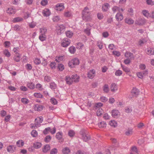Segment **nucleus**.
I'll use <instances>...</instances> for the list:
<instances>
[{"mask_svg": "<svg viewBox=\"0 0 154 154\" xmlns=\"http://www.w3.org/2000/svg\"><path fill=\"white\" fill-rule=\"evenodd\" d=\"M91 12L87 7H85L82 12V18L83 20L86 22L90 21L91 20Z\"/></svg>", "mask_w": 154, "mask_h": 154, "instance_id": "obj_1", "label": "nucleus"}, {"mask_svg": "<svg viewBox=\"0 0 154 154\" xmlns=\"http://www.w3.org/2000/svg\"><path fill=\"white\" fill-rule=\"evenodd\" d=\"M95 75L96 71L94 69L90 70L87 72V77L90 79H92Z\"/></svg>", "mask_w": 154, "mask_h": 154, "instance_id": "obj_2", "label": "nucleus"}, {"mask_svg": "<svg viewBox=\"0 0 154 154\" xmlns=\"http://www.w3.org/2000/svg\"><path fill=\"white\" fill-rule=\"evenodd\" d=\"M57 29L58 31V33L59 34H61L64 32L65 30V26L63 24L58 25L57 26Z\"/></svg>", "mask_w": 154, "mask_h": 154, "instance_id": "obj_3", "label": "nucleus"}, {"mask_svg": "<svg viewBox=\"0 0 154 154\" xmlns=\"http://www.w3.org/2000/svg\"><path fill=\"white\" fill-rule=\"evenodd\" d=\"M148 73V70L147 69L142 72H137V76L140 79H142L144 76L146 75Z\"/></svg>", "mask_w": 154, "mask_h": 154, "instance_id": "obj_4", "label": "nucleus"}, {"mask_svg": "<svg viewBox=\"0 0 154 154\" xmlns=\"http://www.w3.org/2000/svg\"><path fill=\"white\" fill-rule=\"evenodd\" d=\"M70 43V40L67 38H64L63 40L61 45L64 47H66L68 46Z\"/></svg>", "mask_w": 154, "mask_h": 154, "instance_id": "obj_5", "label": "nucleus"}, {"mask_svg": "<svg viewBox=\"0 0 154 154\" xmlns=\"http://www.w3.org/2000/svg\"><path fill=\"white\" fill-rule=\"evenodd\" d=\"M43 121V119L42 116H40L37 117L35 120V126L36 127H37L38 126L39 127L40 123H42Z\"/></svg>", "mask_w": 154, "mask_h": 154, "instance_id": "obj_6", "label": "nucleus"}, {"mask_svg": "<svg viewBox=\"0 0 154 154\" xmlns=\"http://www.w3.org/2000/svg\"><path fill=\"white\" fill-rule=\"evenodd\" d=\"M64 8V4L62 3L57 4L55 7V9L56 10L60 11H63Z\"/></svg>", "mask_w": 154, "mask_h": 154, "instance_id": "obj_7", "label": "nucleus"}, {"mask_svg": "<svg viewBox=\"0 0 154 154\" xmlns=\"http://www.w3.org/2000/svg\"><path fill=\"white\" fill-rule=\"evenodd\" d=\"M146 21L144 19L140 18L136 21L135 23L138 25H141L144 24Z\"/></svg>", "mask_w": 154, "mask_h": 154, "instance_id": "obj_8", "label": "nucleus"}, {"mask_svg": "<svg viewBox=\"0 0 154 154\" xmlns=\"http://www.w3.org/2000/svg\"><path fill=\"white\" fill-rule=\"evenodd\" d=\"M131 93L134 97H136L138 95L139 91L137 88H134L132 90Z\"/></svg>", "mask_w": 154, "mask_h": 154, "instance_id": "obj_9", "label": "nucleus"}, {"mask_svg": "<svg viewBox=\"0 0 154 154\" xmlns=\"http://www.w3.org/2000/svg\"><path fill=\"white\" fill-rule=\"evenodd\" d=\"M65 80L66 84L69 85H71L73 82L72 78L69 76H67L66 77Z\"/></svg>", "mask_w": 154, "mask_h": 154, "instance_id": "obj_10", "label": "nucleus"}, {"mask_svg": "<svg viewBox=\"0 0 154 154\" xmlns=\"http://www.w3.org/2000/svg\"><path fill=\"white\" fill-rule=\"evenodd\" d=\"M110 89L111 91L113 92H114L118 89V87L117 85L115 83H112L110 86Z\"/></svg>", "mask_w": 154, "mask_h": 154, "instance_id": "obj_11", "label": "nucleus"}, {"mask_svg": "<svg viewBox=\"0 0 154 154\" xmlns=\"http://www.w3.org/2000/svg\"><path fill=\"white\" fill-rule=\"evenodd\" d=\"M116 18L117 21H121L123 19V17L122 14L119 12L116 14Z\"/></svg>", "mask_w": 154, "mask_h": 154, "instance_id": "obj_12", "label": "nucleus"}, {"mask_svg": "<svg viewBox=\"0 0 154 154\" xmlns=\"http://www.w3.org/2000/svg\"><path fill=\"white\" fill-rule=\"evenodd\" d=\"M21 57V55L19 53H16L13 59L16 62H19L20 60V58Z\"/></svg>", "mask_w": 154, "mask_h": 154, "instance_id": "obj_13", "label": "nucleus"}, {"mask_svg": "<svg viewBox=\"0 0 154 154\" xmlns=\"http://www.w3.org/2000/svg\"><path fill=\"white\" fill-rule=\"evenodd\" d=\"M43 106L36 104L34 106V109L35 111H40L43 109Z\"/></svg>", "mask_w": 154, "mask_h": 154, "instance_id": "obj_14", "label": "nucleus"}, {"mask_svg": "<svg viewBox=\"0 0 154 154\" xmlns=\"http://www.w3.org/2000/svg\"><path fill=\"white\" fill-rule=\"evenodd\" d=\"M72 78L73 80V82H78L79 81V76L77 74H75L72 76Z\"/></svg>", "mask_w": 154, "mask_h": 154, "instance_id": "obj_15", "label": "nucleus"}, {"mask_svg": "<svg viewBox=\"0 0 154 154\" xmlns=\"http://www.w3.org/2000/svg\"><path fill=\"white\" fill-rule=\"evenodd\" d=\"M15 147L14 145H10L7 147V150L9 152L13 153L15 150Z\"/></svg>", "mask_w": 154, "mask_h": 154, "instance_id": "obj_16", "label": "nucleus"}, {"mask_svg": "<svg viewBox=\"0 0 154 154\" xmlns=\"http://www.w3.org/2000/svg\"><path fill=\"white\" fill-rule=\"evenodd\" d=\"M147 54L149 55H154V48H148L147 49Z\"/></svg>", "mask_w": 154, "mask_h": 154, "instance_id": "obj_17", "label": "nucleus"}, {"mask_svg": "<svg viewBox=\"0 0 154 154\" xmlns=\"http://www.w3.org/2000/svg\"><path fill=\"white\" fill-rule=\"evenodd\" d=\"M109 8V5L107 3L103 4L102 7V10L103 11H106Z\"/></svg>", "mask_w": 154, "mask_h": 154, "instance_id": "obj_18", "label": "nucleus"}, {"mask_svg": "<svg viewBox=\"0 0 154 154\" xmlns=\"http://www.w3.org/2000/svg\"><path fill=\"white\" fill-rule=\"evenodd\" d=\"M43 15L44 16L47 17L50 15V12L48 8L44 9L42 11Z\"/></svg>", "mask_w": 154, "mask_h": 154, "instance_id": "obj_19", "label": "nucleus"}, {"mask_svg": "<svg viewBox=\"0 0 154 154\" xmlns=\"http://www.w3.org/2000/svg\"><path fill=\"white\" fill-rule=\"evenodd\" d=\"M125 55V56L128 59H131L134 58L133 54L130 52H126Z\"/></svg>", "mask_w": 154, "mask_h": 154, "instance_id": "obj_20", "label": "nucleus"}, {"mask_svg": "<svg viewBox=\"0 0 154 154\" xmlns=\"http://www.w3.org/2000/svg\"><path fill=\"white\" fill-rule=\"evenodd\" d=\"M33 147L35 149H38L41 147L42 144L39 142H35L33 144Z\"/></svg>", "mask_w": 154, "mask_h": 154, "instance_id": "obj_21", "label": "nucleus"}, {"mask_svg": "<svg viewBox=\"0 0 154 154\" xmlns=\"http://www.w3.org/2000/svg\"><path fill=\"white\" fill-rule=\"evenodd\" d=\"M146 42V40L144 38L140 39L138 42V45L140 46H142Z\"/></svg>", "mask_w": 154, "mask_h": 154, "instance_id": "obj_22", "label": "nucleus"}, {"mask_svg": "<svg viewBox=\"0 0 154 154\" xmlns=\"http://www.w3.org/2000/svg\"><path fill=\"white\" fill-rule=\"evenodd\" d=\"M50 149V146L48 144L46 145L43 149V152L46 153Z\"/></svg>", "mask_w": 154, "mask_h": 154, "instance_id": "obj_23", "label": "nucleus"}, {"mask_svg": "<svg viewBox=\"0 0 154 154\" xmlns=\"http://www.w3.org/2000/svg\"><path fill=\"white\" fill-rule=\"evenodd\" d=\"M82 139L85 142L87 141L90 139V136L88 135L87 134L85 135L84 136H82Z\"/></svg>", "mask_w": 154, "mask_h": 154, "instance_id": "obj_24", "label": "nucleus"}, {"mask_svg": "<svg viewBox=\"0 0 154 154\" xmlns=\"http://www.w3.org/2000/svg\"><path fill=\"white\" fill-rule=\"evenodd\" d=\"M125 23L129 24H131L134 23V21L131 18H126L125 20Z\"/></svg>", "mask_w": 154, "mask_h": 154, "instance_id": "obj_25", "label": "nucleus"}, {"mask_svg": "<svg viewBox=\"0 0 154 154\" xmlns=\"http://www.w3.org/2000/svg\"><path fill=\"white\" fill-rule=\"evenodd\" d=\"M119 113V111L116 109H114L112 111V115L114 117H115L116 116H117Z\"/></svg>", "mask_w": 154, "mask_h": 154, "instance_id": "obj_26", "label": "nucleus"}, {"mask_svg": "<svg viewBox=\"0 0 154 154\" xmlns=\"http://www.w3.org/2000/svg\"><path fill=\"white\" fill-rule=\"evenodd\" d=\"M27 86L30 89H33L35 88V85L32 82H28Z\"/></svg>", "mask_w": 154, "mask_h": 154, "instance_id": "obj_27", "label": "nucleus"}, {"mask_svg": "<svg viewBox=\"0 0 154 154\" xmlns=\"http://www.w3.org/2000/svg\"><path fill=\"white\" fill-rule=\"evenodd\" d=\"M109 88L108 85L107 84H105L104 85L103 87V91L106 93H108L109 91Z\"/></svg>", "mask_w": 154, "mask_h": 154, "instance_id": "obj_28", "label": "nucleus"}, {"mask_svg": "<svg viewBox=\"0 0 154 154\" xmlns=\"http://www.w3.org/2000/svg\"><path fill=\"white\" fill-rule=\"evenodd\" d=\"M109 125L112 127H115L117 126V123L114 120H111L109 122Z\"/></svg>", "mask_w": 154, "mask_h": 154, "instance_id": "obj_29", "label": "nucleus"}, {"mask_svg": "<svg viewBox=\"0 0 154 154\" xmlns=\"http://www.w3.org/2000/svg\"><path fill=\"white\" fill-rule=\"evenodd\" d=\"M7 13L9 14H13L15 13V9H13L11 8H9L8 9L7 11Z\"/></svg>", "mask_w": 154, "mask_h": 154, "instance_id": "obj_30", "label": "nucleus"}, {"mask_svg": "<svg viewBox=\"0 0 154 154\" xmlns=\"http://www.w3.org/2000/svg\"><path fill=\"white\" fill-rule=\"evenodd\" d=\"M62 152L64 154H68L70 152V150L68 147H66L63 149Z\"/></svg>", "mask_w": 154, "mask_h": 154, "instance_id": "obj_31", "label": "nucleus"}, {"mask_svg": "<svg viewBox=\"0 0 154 154\" xmlns=\"http://www.w3.org/2000/svg\"><path fill=\"white\" fill-rule=\"evenodd\" d=\"M103 112V110L102 108H99L97 112V115L98 116H101Z\"/></svg>", "mask_w": 154, "mask_h": 154, "instance_id": "obj_32", "label": "nucleus"}, {"mask_svg": "<svg viewBox=\"0 0 154 154\" xmlns=\"http://www.w3.org/2000/svg\"><path fill=\"white\" fill-rule=\"evenodd\" d=\"M64 15L66 17H70L72 15V14L70 11H67L64 12Z\"/></svg>", "mask_w": 154, "mask_h": 154, "instance_id": "obj_33", "label": "nucleus"}, {"mask_svg": "<svg viewBox=\"0 0 154 154\" xmlns=\"http://www.w3.org/2000/svg\"><path fill=\"white\" fill-rule=\"evenodd\" d=\"M23 19L22 18L20 17H17L14 18L13 20L14 23L22 21Z\"/></svg>", "mask_w": 154, "mask_h": 154, "instance_id": "obj_34", "label": "nucleus"}, {"mask_svg": "<svg viewBox=\"0 0 154 154\" xmlns=\"http://www.w3.org/2000/svg\"><path fill=\"white\" fill-rule=\"evenodd\" d=\"M69 51L71 54H74L75 51L76 49L75 47L73 46H71L69 48Z\"/></svg>", "mask_w": 154, "mask_h": 154, "instance_id": "obj_35", "label": "nucleus"}, {"mask_svg": "<svg viewBox=\"0 0 154 154\" xmlns=\"http://www.w3.org/2000/svg\"><path fill=\"white\" fill-rule=\"evenodd\" d=\"M97 45L100 49H101L103 48V43L100 41H99L97 42Z\"/></svg>", "mask_w": 154, "mask_h": 154, "instance_id": "obj_36", "label": "nucleus"}, {"mask_svg": "<svg viewBox=\"0 0 154 154\" xmlns=\"http://www.w3.org/2000/svg\"><path fill=\"white\" fill-rule=\"evenodd\" d=\"M62 133L61 132H58L56 134V137L58 140H61L62 138Z\"/></svg>", "mask_w": 154, "mask_h": 154, "instance_id": "obj_37", "label": "nucleus"}, {"mask_svg": "<svg viewBox=\"0 0 154 154\" xmlns=\"http://www.w3.org/2000/svg\"><path fill=\"white\" fill-rule=\"evenodd\" d=\"M66 34L67 37L69 38H71L72 36L73 33L70 31H68L66 32Z\"/></svg>", "mask_w": 154, "mask_h": 154, "instance_id": "obj_38", "label": "nucleus"}, {"mask_svg": "<svg viewBox=\"0 0 154 154\" xmlns=\"http://www.w3.org/2000/svg\"><path fill=\"white\" fill-rule=\"evenodd\" d=\"M98 125L100 128H104L106 127V124L104 122H101L99 123Z\"/></svg>", "mask_w": 154, "mask_h": 154, "instance_id": "obj_39", "label": "nucleus"}, {"mask_svg": "<svg viewBox=\"0 0 154 154\" xmlns=\"http://www.w3.org/2000/svg\"><path fill=\"white\" fill-rule=\"evenodd\" d=\"M17 145L18 147H21L24 145V142L22 140H19L17 142Z\"/></svg>", "mask_w": 154, "mask_h": 154, "instance_id": "obj_40", "label": "nucleus"}, {"mask_svg": "<svg viewBox=\"0 0 154 154\" xmlns=\"http://www.w3.org/2000/svg\"><path fill=\"white\" fill-rule=\"evenodd\" d=\"M46 37L45 35L40 34L39 36V39L42 41H43L46 40Z\"/></svg>", "mask_w": 154, "mask_h": 154, "instance_id": "obj_41", "label": "nucleus"}, {"mask_svg": "<svg viewBox=\"0 0 154 154\" xmlns=\"http://www.w3.org/2000/svg\"><path fill=\"white\" fill-rule=\"evenodd\" d=\"M132 150L133 152H131L130 154H136L138 153V151L136 146L133 147L132 148Z\"/></svg>", "mask_w": 154, "mask_h": 154, "instance_id": "obj_42", "label": "nucleus"}, {"mask_svg": "<svg viewBox=\"0 0 154 154\" xmlns=\"http://www.w3.org/2000/svg\"><path fill=\"white\" fill-rule=\"evenodd\" d=\"M112 10L113 11L114 13L116 12L117 11H118L119 12H120L119 7L117 6H115L112 7Z\"/></svg>", "mask_w": 154, "mask_h": 154, "instance_id": "obj_43", "label": "nucleus"}, {"mask_svg": "<svg viewBox=\"0 0 154 154\" xmlns=\"http://www.w3.org/2000/svg\"><path fill=\"white\" fill-rule=\"evenodd\" d=\"M4 54L5 55L8 57L11 56L10 53L7 49H5L3 51Z\"/></svg>", "mask_w": 154, "mask_h": 154, "instance_id": "obj_44", "label": "nucleus"}, {"mask_svg": "<svg viewBox=\"0 0 154 154\" xmlns=\"http://www.w3.org/2000/svg\"><path fill=\"white\" fill-rule=\"evenodd\" d=\"M40 34L41 35H45V33L47 32V30L46 28H41L40 29Z\"/></svg>", "mask_w": 154, "mask_h": 154, "instance_id": "obj_45", "label": "nucleus"}, {"mask_svg": "<svg viewBox=\"0 0 154 154\" xmlns=\"http://www.w3.org/2000/svg\"><path fill=\"white\" fill-rule=\"evenodd\" d=\"M132 130L131 129H128L125 133V134L127 136H129L132 134Z\"/></svg>", "mask_w": 154, "mask_h": 154, "instance_id": "obj_46", "label": "nucleus"}, {"mask_svg": "<svg viewBox=\"0 0 154 154\" xmlns=\"http://www.w3.org/2000/svg\"><path fill=\"white\" fill-rule=\"evenodd\" d=\"M52 19L54 22H57L60 20V18L59 16H54Z\"/></svg>", "mask_w": 154, "mask_h": 154, "instance_id": "obj_47", "label": "nucleus"}, {"mask_svg": "<svg viewBox=\"0 0 154 154\" xmlns=\"http://www.w3.org/2000/svg\"><path fill=\"white\" fill-rule=\"evenodd\" d=\"M121 66L123 70L125 72H128L130 71V69L127 67H126L125 66H123L122 64H121Z\"/></svg>", "mask_w": 154, "mask_h": 154, "instance_id": "obj_48", "label": "nucleus"}, {"mask_svg": "<svg viewBox=\"0 0 154 154\" xmlns=\"http://www.w3.org/2000/svg\"><path fill=\"white\" fill-rule=\"evenodd\" d=\"M50 88L52 90H54L56 88V85L54 82H51L50 84Z\"/></svg>", "mask_w": 154, "mask_h": 154, "instance_id": "obj_49", "label": "nucleus"}, {"mask_svg": "<svg viewBox=\"0 0 154 154\" xmlns=\"http://www.w3.org/2000/svg\"><path fill=\"white\" fill-rule=\"evenodd\" d=\"M34 95L36 97L38 98H42L43 97L42 95L40 93H35Z\"/></svg>", "mask_w": 154, "mask_h": 154, "instance_id": "obj_50", "label": "nucleus"}, {"mask_svg": "<svg viewBox=\"0 0 154 154\" xmlns=\"http://www.w3.org/2000/svg\"><path fill=\"white\" fill-rule=\"evenodd\" d=\"M72 62H73V64L75 66L79 64V60L78 59L75 58L72 60Z\"/></svg>", "mask_w": 154, "mask_h": 154, "instance_id": "obj_51", "label": "nucleus"}, {"mask_svg": "<svg viewBox=\"0 0 154 154\" xmlns=\"http://www.w3.org/2000/svg\"><path fill=\"white\" fill-rule=\"evenodd\" d=\"M31 134L33 137H35L38 135V133L35 130H33L31 132Z\"/></svg>", "mask_w": 154, "mask_h": 154, "instance_id": "obj_52", "label": "nucleus"}, {"mask_svg": "<svg viewBox=\"0 0 154 154\" xmlns=\"http://www.w3.org/2000/svg\"><path fill=\"white\" fill-rule=\"evenodd\" d=\"M14 30L16 31H20L21 29V27L18 25H16L13 27Z\"/></svg>", "mask_w": 154, "mask_h": 154, "instance_id": "obj_53", "label": "nucleus"}, {"mask_svg": "<svg viewBox=\"0 0 154 154\" xmlns=\"http://www.w3.org/2000/svg\"><path fill=\"white\" fill-rule=\"evenodd\" d=\"M125 112L127 113L131 112L132 111L131 107H126L125 108Z\"/></svg>", "mask_w": 154, "mask_h": 154, "instance_id": "obj_54", "label": "nucleus"}, {"mask_svg": "<svg viewBox=\"0 0 154 154\" xmlns=\"http://www.w3.org/2000/svg\"><path fill=\"white\" fill-rule=\"evenodd\" d=\"M21 101L23 103L25 104H27L29 102L28 100L25 98H22L21 99Z\"/></svg>", "mask_w": 154, "mask_h": 154, "instance_id": "obj_55", "label": "nucleus"}, {"mask_svg": "<svg viewBox=\"0 0 154 154\" xmlns=\"http://www.w3.org/2000/svg\"><path fill=\"white\" fill-rule=\"evenodd\" d=\"M63 59V56H61L58 57H56L55 60L57 61V62H60V61L62 60Z\"/></svg>", "mask_w": 154, "mask_h": 154, "instance_id": "obj_56", "label": "nucleus"}, {"mask_svg": "<svg viewBox=\"0 0 154 154\" xmlns=\"http://www.w3.org/2000/svg\"><path fill=\"white\" fill-rule=\"evenodd\" d=\"M86 134L87 131L84 129H82L80 131V134L82 136V137L84 136Z\"/></svg>", "mask_w": 154, "mask_h": 154, "instance_id": "obj_57", "label": "nucleus"}, {"mask_svg": "<svg viewBox=\"0 0 154 154\" xmlns=\"http://www.w3.org/2000/svg\"><path fill=\"white\" fill-rule=\"evenodd\" d=\"M50 101L51 103L54 105L56 104L57 103V100L54 98H51L50 100Z\"/></svg>", "mask_w": 154, "mask_h": 154, "instance_id": "obj_58", "label": "nucleus"}, {"mask_svg": "<svg viewBox=\"0 0 154 154\" xmlns=\"http://www.w3.org/2000/svg\"><path fill=\"white\" fill-rule=\"evenodd\" d=\"M122 71L120 70L116 71L115 72V74L117 76H120L122 74Z\"/></svg>", "mask_w": 154, "mask_h": 154, "instance_id": "obj_59", "label": "nucleus"}, {"mask_svg": "<svg viewBox=\"0 0 154 154\" xmlns=\"http://www.w3.org/2000/svg\"><path fill=\"white\" fill-rule=\"evenodd\" d=\"M143 14L145 17H148L149 16V14L147 11L146 10H143L142 11Z\"/></svg>", "mask_w": 154, "mask_h": 154, "instance_id": "obj_60", "label": "nucleus"}, {"mask_svg": "<svg viewBox=\"0 0 154 154\" xmlns=\"http://www.w3.org/2000/svg\"><path fill=\"white\" fill-rule=\"evenodd\" d=\"M51 128L50 127L46 128L43 131V133L45 134H48V131H50Z\"/></svg>", "mask_w": 154, "mask_h": 154, "instance_id": "obj_61", "label": "nucleus"}, {"mask_svg": "<svg viewBox=\"0 0 154 154\" xmlns=\"http://www.w3.org/2000/svg\"><path fill=\"white\" fill-rule=\"evenodd\" d=\"M51 79V77L48 76H46L45 77V81L47 82H49Z\"/></svg>", "mask_w": 154, "mask_h": 154, "instance_id": "obj_62", "label": "nucleus"}, {"mask_svg": "<svg viewBox=\"0 0 154 154\" xmlns=\"http://www.w3.org/2000/svg\"><path fill=\"white\" fill-rule=\"evenodd\" d=\"M68 134L70 137H72L74 135L75 132L73 130H70L69 131Z\"/></svg>", "mask_w": 154, "mask_h": 154, "instance_id": "obj_63", "label": "nucleus"}, {"mask_svg": "<svg viewBox=\"0 0 154 154\" xmlns=\"http://www.w3.org/2000/svg\"><path fill=\"white\" fill-rule=\"evenodd\" d=\"M57 149L54 148L52 149L51 152L50 154H56L57 153Z\"/></svg>", "mask_w": 154, "mask_h": 154, "instance_id": "obj_64", "label": "nucleus"}]
</instances>
